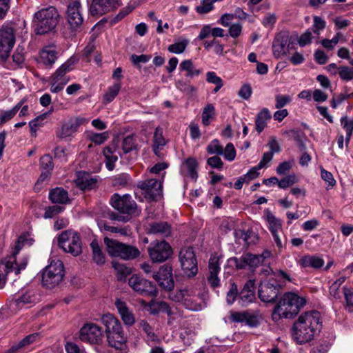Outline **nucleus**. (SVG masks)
Wrapping results in <instances>:
<instances>
[{
	"mask_svg": "<svg viewBox=\"0 0 353 353\" xmlns=\"http://www.w3.org/2000/svg\"><path fill=\"white\" fill-rule=\"evenodd\" d=\"M321 314L317 311L302 313L295 321L292 328L293 339L299 344L312 341L321 328Z\"/></svg>",
	"mask_w": 353,
	"mask_h": 353,
	"instance_id": "1",
	"label": "nucleus"
},
{
	"mask_svg": "<svg viewBox=\"0 0 353 353\" xmlns=\"http://www.w3.org/2000/svg\"><path fill=\"white\" fill-rule=\"evenodd\" d=\"M306 300L292 292L285 293L276 305L272 314V319L278 322L282 319H292L296 315Z\"/></svg>",
	"mask_w": 353,
	"mask_h": 353,
	"instance_id": "2",
	"label": "nucleus"
},
{
	"mask_svg": "<svg viewBox=\"0 0 353 353\" xmlns=\"http://www.w3.org/2000/svg\"><path fill=\"white\" fill-rule=\"evenodd\" d=\"M25 238L20 236L16 243L14 250L10 256L0 262V288H3L6 282L7 276L14 272L19 274L22 270H24L28 264V259L23 257L17 259V254L23 248Z\"/></svg>",
	"mask_w": 353,
	"mask_h": 353,
	"instance_id": "3",
	"label": "nucleus"
},
{
	"mask_svg": "<svg viewBox=\"0 0 353 353\" xmlns=\"http://www.w3.org/2000/svg\"><path fill=\"white\" fill-rule=\"evenodd\" d=\"M59 14L57 10L50 6L42 8L37 12L33 18V24L37 34H44L50 32L58 24Z\"/></svg>",
	"mask_w": 353,
	"mask_h": 353,
	"instance_id": "4",
	"label": "nucleus"
},
{
	"mask_svg": "<svg viewBox=\"0 0 353 353\" xmlns=\"http://www.w3.org/2000/svg\"><path fill=\"white\" fill-rule=\"evenodd\" d=\"M65 274L63 263L60 260H52L42 272V283L48 288H53L63 280Z\"/></svg>",
	"mask_w": 353,
	"mask_h": 353,
	"instance_id": "5",
	"label": "nucleus"
},
{
	"mask_svg": "<svg viewBox=\"0 0 353 353\" xmlns=\"http://www.w3.org/2000/svg\"><path fill=\"white\" fill-rule=\"evenodd\" d=\"M76 60L73 58L68 59L50 77V91L57 93L63 89L70 79L67 73L73 70Z\"/></svg>",
	"mask_w": 353,
	"mask_h": 353,
	"instance_id": "6",
	"label": "nucleus"
},
{
	"mask_svg": "<svg viewBox=\"0 0 353 353\" xmlns=\"http://www.w3.org/2000/svg\"><path fill=\"white\" fill-rule=\"evenodd\" d=\"M272 54L276 59H282L295 50L294 39L288 31H281L276 34L272 46Z\"/></svg>",
	"mask_w": 353,
	"mask_h": 353,
	"instance_id": "7",
	"label": "nucleus"
},
{
	"mask_svg": "<svg viewBox=\"0 0 353 353\" xmlns=\"http://www.w3.org/2000/svg\"><path fill=\"white\" fill-rule=\"evenodd\" d=\"M59 246L64 252L76 256L82 252V243L79 234L73 230H65L58 238Z\"/></svg>",
	"mask_w": 353,
	"mask_h": 353,
	"instance_id": "8",
	"label": "nucleus"
},
{
	"mask_svg": "<svg viewBox=\"0 0 353 353\" xmlns=\"http://www.w3.org/2000/svg\"><path fill=\"white\" fill-rule=\"evenodd\" d=\"M163 178V175L162 176ZM163 179H148L139 181L137 183V190L149 201H154L161 198L162 195Z\"/></svg>",
	"mask_w": 353,
	"mask_h": 353,
	"instance_id": "9",
	"label": "nucleus"
},
{
	"mask_svg": "<svg viewBox=\"0 0 353 353\" xmlns=\"http://www.w3.org/2000/svg\"><path fill=\"white\" fill-rule=\"evenodd\" d=\"M15 41L14 28L8 24L2 26L0 28V59L2 61H6L9 57Z\"/></svg>",
	"mask_w": 353,
	"mask_h": 353,
	"instance_id": "10",
	"label": "nucleus"
},
{
	"mask_svg": "<svg viewBox=\"0 0 353 353\" xmlns=\"http://www.w3.org/2000/svg\"><path fill=\"white\" fill-rule=\"evenodd\" d=\"M271 253L268 251L263 252L261 254H252L251 253L243 254L241 257H233L230 259L237 269H254L259 264H263L265 259L269 258Z\"/></svg>",
	"mask_w": 353,
	"mask_h": 353,
	"instance_id": "11",
	"label": "nucleus"
},
{
	"mask_svg": "<svg viewBox=\"0 0 353 353\" xmlns=\"http://www.w3.org/2000/svg\"><path fill=\"white\" fill-rule=\"evenodd\" d=\"M88 121L83 117H74L63 122L61 126L56 131V136L60 140H71L79 128Z\"/></svg>",
	"mask_w": 353,
	"mask_h": 353,
	"instance_id": "12",
	"label": "nucleus"
},
{
	"mask_svg": "<svg viewBox=\"0 0 353 353\" xmlns=\"http://www.w3.org/2000/svg\"><path fill=\"white\" fill-rule=\"evenodd\" d=\"M149 256L153 262L162 263L171 256L172 250L165 241H155L148 248Z\"/></svg>",
	"mask_w": 353,
	"mask_h": 353,
	"instance_id": "13",
	"label": "nucleus"
},
{
	"mask_svg": "<svg viewBox=\"0 0 353 353\" xmlns=\"http://www.w3.org/2000/svg\"><path fill=\"white\" fill-rule=\"evenodd\" d=\"M179 261L184 273L188 276H193L198 272L197 261L192 248H182L179 252Z\"/></svg>",
	"mask_w": 353,
	"mask_h": 353,
	"instance_id": "14",
	"label": "nucleus"
},
{
	"mask_svg": "<svg viewBox=\"0 0 353 353\" xmlns=\"http://www.w3.org/2000/svg\"><path fill=\"white\" fill-rule=\"evenodd\" d=\"M281 288V284L276 281L269 279L261 281L258 291L259 297L263 302H273L277 298Z\"/></svg>",
	"mask_w": 353,
	"mask_h": 353,
	"instance_id": "15",
	"label": "nucleus"
},
{
	"mask_svg": "<svg viewBox=\"0 0 353 353\" xmlns=\"http://www.w3.org/2000/svg\"><path fill=\"white\" fill-rule=\"evenodd\" d=\"M103 338L101 327L94 323H86L80 330L79 339L90 344H99Z\"/></svg>",
	"mask_w": 353,
	"mask_h": 353,
	"instance_id": "16",
	"label": "nucleus"
},
{
	"mask_svg": "<svg viewBox=\"0 0 353 353\" xmlns=\"http://www.w3.org/2000/svg\"><path fill=\"white\" fill-rule=\"evenodd\" d=\"M261 315L258 310L230 312V320L233 323H245L250 327H256L260 322Z\"/></svg>",
	"mask_w": 353,
	"mask_h": 353,
	"instance_id": "17",
	"label": "nucleus"
},
{
	"mask_svg": "<svg viewBox=\"0 0 353 353\" xmlns=\"http://www.w3.org/2000/svg\"><path fill=\"white\" fill-rule=\"evenodd\" d=\"M110 203L114 209L121 213L132 214L136 212L137 204L128 194L121 196L114 194L111 197Z\"/></svg>",
	"mask_w": 353,
	"mask_h": 353,
	"instance_id": "18",
	"label": "nucleus"
},
{
	"mask_svg": "<svg viewBox=\"0 0 353 353\" xmlns=\"http://www.w3.org/2000/svg\"><path fill=\"white\" fill-rule=\"evenodd\" d=\"M129 285L137 293L154 296L157 294L155 286L152 282L137 274L132 275L128 280Z\"/></svg>",
	"mask_w": 353,
	"mask_h": 353,
	"instance_id": "19",
	"label": "nucleus"
},
{
	"mask_svg": "<svg viewBox=\"0 0 353 353\" xmlns=\"http://www.w3.org/2000/svg\"><path fill=\"white\" fill-rule=\"evenodd\" d=\"M67 21L72 29L79 28L83 21L81 12V3L78 0H72L68 6Z\"/></svg>",
	"mask_w": 353,
	"mask_h": 353,
	"instance_id": "20",
	"label": "nucleus"
},
{
	"mask_svg": "<svg viewBox=\"0 0 353 353\" xmlns=\"http://www.w3.org/2000/svg\"><path fill=\"white\" fill-rule=\"evenodd\" d=\"M119 6L120 3L117 0H93L90 7V12L92 16L103 15Z\"/></svg>",
	"mask_w": 353,
	"mask_h": 353,
	"instance_id": "21",
	"label": "nucleus"
},
{
	"mask_svg": "<svg viewBox=\"0 0 353 353\" xmlns=\"http://www.w3.org/2000/svg\"><path fill=\"white\" fill-rule=\"evenodd\" d=\"M152 277L162 288L168 291L173 289L174 283L171 267L168 265L161 266L158 272L153 274Z\"/></svg>",
	"mask_w": 353,
	"mask_h": 353,
	"instance_id": "22",
	"label": "nucleus"
},
{
	"mask_svg": "<svg viewBox=\"0 0 353 353\" xmlns=\"http://www.w3.org/2000/svg\"><path fill=\"white\" fill-rule=\"evenodd\" d=\"M192 292H194V288H185L170 293L169 297L172 301L182 304L185 308H194L196 305L190 301Z\"/></svg>",
	"mask_w": 353,
	"mask_h": 353,
	"instance_id": "23",
	"label": "nucleus"
},
{
	"mask_svg": "<svg viewBox=\"0 0 353 353\" xmlns=\"http://www.w3.org/2000/svg\"><path fill=\"white\" fill-rule=\"evenodd\" d=\"M75 183L81 190L90 191L97 188L98 180L87 172H79Z\"/></svg>",
	"mask_w": 353,
	"mask_h": 353,
	"instance_id": "24",
	"label": "nucleus"
},
{
	"mask_svg": "<svg viewBox=\"0 0 353 353\" xmlns=\"http://www.w3.org/2000/svg\"><path fill=\"white\" fill-rule=\"evenodd\" d=\"M172 228L167 221H154L148 224V233L162 237H169L172 234Z\"/></svg>",
	"mask_w": 353,
	"mask_h": 353,
	"instance_id": "25",
	"label": "nucleus"
},
{
	"mask_svg": "<svg viewBox=\"0 0 353 353\" xmlns=\"http://www.w3.org/2000/svg\"><path fill=\"white\" fill-rule=\"evenodd\" d=\"M102 323L105 327L106 336L123 332L119 320L111 314H104L101 318Z\"/></svg>",
	"mask_w": 353,
	"mask_h": 353,
	"instance_id": "26",
	"label": "nucleus"
},
{
	"mask_svg": "<svg viewBox=\"0 0 353 353\" xmlns=\"http://www.w3.org/2000/svg\"><path fill=\"white\" fill-rule=\"evenodd\" d=\"M209 275L208 281L212 288H216L220 285V279L218 274L220 272L219 258L216 256H211L209 260Z\"/></svg>",
	"mask_w": 353,
	"mask_h": 353,
	"instance_id": "27",
	"label": "nucleus"
},
{
	"mask_svg": "<svg viewBox=\"0 0 353 353\" xmlns=\"http://www.w3.org/2000/svg\"><path fill=\"white\" fill-rule=\"evenodd\" d=\"M114 304L124 324L128 326L133 325L135 323V316L132 310L121 299H117Z\"/></svg>",
	"mask_w": 353,
	"mask_h": 353,
	"instance_id": "28",
	"label": "nucleus"
},
{
	"mask_svg": "<svg viewBox=\"0 0 353 353\" xmlns=\"http://www.w3.org/2000/svg\"><path fill=\"white\" fill-rule=\"evenodd\" d=\"M198 163L194 158L190 157L185 159L181 167V172L185 176L196 180L198 177L197 173Z\"/></svg>",
	"mask_w": 353,
	"mask_h": 353,
	"instance_id": "29",
	"label": "nucleus"
},
{
	"mask_svg": "<svg viewBox=\"0 0 353 353\" xmlns=\"http://www.w3.org/2000/svg\"><path fill=\"white\" fill-rule=\"evenodd\" d=\"M299 264L304 268H312L319 269L324 265V260L317 256L305 255L299 260Z\"/></svg>",
	"mask_w": 353,
	"mask_h": 353,
	"instance_id": "30",
	"label": "nucleus"
},
{
	"mask_svg": "<svg viewBox=\"0 0 353 353\" xmlns=\"http://www.w3.org/2000/svg\"><path fill=\"white\" fill-rule=\"evenodd\" d=\"M104 243L106 246V249L109 255L113 257L120 258L124 243H121L117 240L110 239L108 237L104 238Z\"/></svg>",
	"mask_w": 353,
	"mask_h": 353,
	"instance_id": "31",
	"label": "nucleus"
},
{
	"mask_svg": "<svg viewBox=\"0 0 353 353\" xmlns=\"http://www.w3.org/2000/svg\"><path fill=\"white\" fill-rule=\"evenodd\" d=\"M153 151L154 154L161 157V150L165 145L166 141L163 135V129L158 127L155 129L153 137Z\"/></svg>",
	"mask_w": 353,
	"mask_h": 353,
	"instance_id": "32",
	"label": "nucleus"
},
{
	"mask_svg": "<svg viewBox=\"0 0 353 353\" xmlns=\"http://www.w3.org/2000/svg\"><path fill=\"white\" fill-rule=\"evenodd\" d=\"M272 118L270 112L266 108H263L256 115L255 120L256 130L261 133L266 127L267 121Z\"/></svg>",
	"mask_w": 353,
	"mask_h": 353,
	"instance_id": "33",
	"label": "nucleus"
},
{
	"mask_svg": "<svg viewBox=\"0 0 353 353\" xmlns=\"http://www.w3.org/2000/svg\"><path fill=\"white\" fill-rule=\"evenodd\" d=\"M108 345L116 350H122L126 342L124 332L106 336Z\"/></svg>",
	"mask_w": 353,
	"mask_h": 353,
	"instance_id": "34",
	"label": "nucleus"
},
{
	"mask_svg": "<svg viewBox=\"0 0 353 353\" xmlns=\"http://www.w3.org/2000/svg\"><path fill=\"white\" fill-rule=\"evenodd\" d=\"M50 200L54 203H66L68 200L67 191L61 188H57L49 193Z\"/></svg>",
	"mask_w": 353,
	"mask_h": 353,
	"instance_id": "35",
	"label": "nucleus"
},
{
	"mask_svg": "<svg viewBox=\"0 0 353 353\" xmlns=\"http://www.w3.org/2000/svg\"><path fill=\"white\" fill-rule=\"evenodd\" d=\"M112 264L114 269L115 275L119 281H125L126 277L132 272L131 268L125 264L119 263L116 261H113Z\"/></svg>",
	"mask_w": 353,
	"mask_h": 353,
	"instance_id": "36",
	"label": "nucleus"
},
{
	"mask_svg": "<svg viewBox=\"0 0 353 353\" xmlns=\"http://www.w3.org/2000/svg\"><path fill=\"white\" fill-rule=\"evenodd\" d=\"M179 70L181 71L186 72L185 76L187 77L193 78L199 76L201 71L196 69L191 59H186L183 61L179 65Z\"/></svg>",
	"mask_w": 353,
	"mask_h": 353,
	"instance_id": "37",
	"label": "nucleus"
},
{
	"mask_svg": "<svg viewBox=\"0 0 353 353\" xmlns=\"http://www.w3.org/2000/svg\"><path fill=\"white\" fill-rule=\"evenodd\" d=\"M115 152L114 146H107L103 149V154L105 158L106 167L109 170L114 169V163L118 160V156L115 154Z\"/></svg>",
	"mask_w": 353,
	"mask_h": 353,
	"instance_id": "38",
	"label": "nucleus"
},
{
	"mask_svg": "<svg viewBox=\"0 0 353 353\" xmlns=\"http://www.w3.org/2000/svg\"><path fill=\"white\" fill-rule=\"evenodd\" d=\"M121 148L124 154L139 150V144L134 134H130L123 138Z\"/></svg>",
	"mask_w": 353,
	"mask_h": 353,
	"instance_id": "39",
	"label": "nucleus"
},
{
	"mask_svg": "<svg viewBox=\"0 0 353 353\" xmlns=\"http://www.w3.org/2000/svg\"><path fill=\"white\" fill-rule=\"evenodd\" d=\"M57 52L50 48L43 49L40 53L41 63L46 66H51L56 61Z\"/></svg>",
	"mask_w": 353,
	"mask_h": 353,
	"instance_id": "40",
	"label": "nucleus"
},
{
	"mask_svg": "<svg viewBox=\"0 0 353 353\" xmlns=\"http://www.w3.org/2000/svg\"><path fill=\"white\" fill-rule=\"evenodd\" d=\"M139 255L140 251L137 247L124 243L120 258L123 260H132L137 258Z\"/></svg>",
	"mask_w": 353,
	"mask_h": 353,
	"instance_id": "41",
	"label": "nucleus"
},
{
	"mask_svg": "<svg viewBox=\"0 0 353 353\" xmlns=\"http://www.w3.org/2000/svg\"><path fill=\"white\" fill-rule=\"evenodd\" d=\"M266 221L269 224V229L272 233L276 232H281V223L279 219H276L275 216L269 210L265 211Z\"/></svg>",
	"mask_w": 353,
	"mask_h": 353,
	"instance_id": "42",
	"label": "nucleus"
},
{
	"mask_svg": "<svg viewBox=\"0 0 353 353\" xmlns=\"http://www.w3.org/2000/svg\"><path fill=\"white\" fill-rule=\"evenodd\" d=\"M90 247L92 250L94 261L99 265L103 264L105 263V256L101 250L98 241L93 240L90 243Z\"/></svg>",
	"mask_w": 353,
	"mask_h": 353,
	"instance_id": "43",
	"label": "nucleus"
},
{
	"mask_svg": "<svg viewBox=\"0 0 353 353\" xmlns=\"http://www.w3.org/2000/svg\"><path fill=\"white\" fill-rule=\"evenodd\" d=\"M139 328L146 334L148 341H152L154 343L159 341L158 336L154 332L152 327L147 321L141 320L139 322Z\"/></svg>",
	"mask_w": 353,
	"mask_h": 353,
	"instance_id": "44",
	"label": "nucleus"
},
{
	"mask_svg": "<svg viewBox=\"0 0 353 353\" xmlns=\"http://www.w3.org/2000/svg\"><path fill=\"white\" fill-rule=\"evenodd\" d=\"M346 280V277L345 276H341L338 279H336L335 281H334L331 285L330 286L329 292L330 296L334 297L336 299H340L341 296V292H340V288L341 285L345 282Z\"/></svg>",
	"mask_w": 353,
	"mask_h": 353,
	"instance_id": "45",
	"label": "nucleus"
},
{
	"mask_svg": "<svg viewBox=\"0 0 353 353\" xmlns=\"http://www.w3.org/2000/svg\"><path fill=\"white\" fill-rule=\"evenodd\" d=\"M121 87L120 83H115L110 86L103 96V102L105 103L112 102L119 94Z\"/></svg>",
	"mask_w": 353,
	"mask_h": 353,
	"instance_id": "46",
	"label": "nucleus"
},
{
	"mask_svg": "<svg viewBox=\"0 0 353 353\" xmlns=\"http://www.w3.org/2000/svg\"><path fill=\"white\" fill-rule=\"evenodd\" d=\"M22 103H17L12 109L8 111H3L0 113V125H3L10 121L17 113L21 108Z\"/></svg>",
	"mask_w": 353,
	"mask_h": 353,
	"instance_id": "47",
	"label": "nucleus"
},
{
	"mask_svg": "<svg viewBox=\"0 0 353 353\" xmlns=\"http://www.w3.org/2000/svg\"><path fill=\"white\" fill-rule=\"evenodd\" d=\"M215 114V109L212 104H208L203 110L202 123L208 126L210 123V119H213Z\"/></svg>",
	"mask_w": 353,
	"mask_h": 353,
	"instance_id": "48",
	"label": "nucleus"
},
{
	"mask_svg": "<svg viewBox=\"0 0 353 353\" xmlns=\"http://www.w3.org/2000/svg\"><path fill=\"white\" fill-rule=\"evenodd\" d=\"M290 136L296 141L298 148L301 152L306 150V145L305 140L306 139L305 135L299 131L292 130L289 132Z\"/></svg>",
	"mask_w": 353,
	"mask_h": 353,
	"instance_id": "49",
	"label": "nucleus"
},
{
	"mask_svg": "<svg viewBox=\"0 0 353 353\" xmlns=\"http://www.w3.org/2000/svg\"><path fill=\"white\" fill-rule=\"evenodd\" d=\"M254 299L252 290L243 288L239 294V302L241 305H247Z\"/></svg>",
	"mask_w": 353,
	"mask_h": 353,
	"instance_id": "50",
	"label": "nucleus"
},
{
	"mask_svg": "<svg viewBox=\"0 0 353 353\" xmlns=\"http://www.w3.org/2000/svg\"><path fill=\"white\" fill-rule=\"evenodd\" d=\"M341 123L343 128L346 132V142L347 143L352 136L353 132V121L349 119L347 116L343 117L341 119Z\"/></svg>",
	"mask_w": 353,
	"mask_h": 353,
	"instance_id": "51",
	"label": "nucleus"
},
{
	"mask_svg": "<svg viewBox=\"0 0 353 353\" xmlns=\"http://www.w3.org/2000/svg\"><path fill=\"white\" fill-rule=\"evenodd\" d=\"M297 182L298 179L296 174H291L279 180L278 186L281 189H286Z\"/></svg>",
	"mask_w": 353,
	"mask_h": 353,
	"instance_id": "52",
	"label": "nucleus"
},
{
	"mask_svg": "<svg viewBox=\"0 0 353 353\" xmlns=\"http://www.w3.org/2000/svg\"><path fill=\"white\" fill-rule=\"evenodd\" d=\"M189 43L188 39H182L181 41L174 43L168 46V50L172 53L180 54L184 52L187 46Z\"/></svg>",
	"mask_w": 353,
	"mask_h": 353,
	"instance_id": "53",
	"label": "nucleus"
},
{
	"mask_svg": "<svg viewBox=\"0 0 353 353\" xmlns=\"http://www.w3.org/2000/svg\"><path fill=\"white\" fill-rule=\"evenodd\" d=\"M190 301L192 302V304L196 305L194 308H188L190 310L199 311L201 310L205 305V303L202 297L199 294H196L195 290L194 292H192V295L190 296Z\"/></svg>",
	"mask_w": 353,
	"mask_h": 353,
	"instance_id": "54",
	"label": "nucleus"
},
{
	"mask_svg": "<svg viewBox=\"0 0 353 353\" xmlns=\"http://www.w3.org/2000/svg\"><path fill=\"white\" fill-rule=\"evenodd\" d=\"M343 292L345 299V308L350 312H353V290L344 286Z\"/></svg>",
	"mask_w": 353,
	"mask_h": 353,
	"instance_id": "55",
	"label": "nucleus"
},
{
	"mask_svg": "<svg viewBox=\"0 0 353 353\" xmlns=\"http://www.w3.org/2000/svg\"><path fill=\"white\" fill-rule=\"evenodd\" d=\"M176 87L181 91L187 94H192L196 91V88L184 80H178L176 81Z\"/></svg>",
	"mask_w": 353,
	"mask_h": 353,
	"instance_id": "56",
	"label": "nucleus"
},
{
	"mask_svg": "<svg viewBox=\"0 0 353 353\" xmlns=\"http://www.w3.org/2000/svg\"><path fill=\"white\" fill-rule=\"evenodd\" d=\"M213 3L212 0H201V5L196 8V10L201 14L208 13L214 8Z\"/></svg>",
	"mask_w": 353,
	"mask_h": 353,
	"instance_id": "57",
	"label": "nucleus"
},
{
	"mask_svg": "<svg viewBox=\"0 0 353 353\" xmlns=\"http://www.w3.org/2000/svg\"><path fill=\"white\" fill-rule=\"evenodd\" d=\"M207 151L210 154H216L218 155H222L223 154V148L220 145L219 141L217 139H214L210 142L207 147Z\"/></svg>",
	"mask_w": 353,
	"mask_h": 353,
	"instance_id": "58",
	"label": "nucleus"
},
{
	"mask_svg": "<svg viewBox=\"0 0 353 353\" xmlns=\"http://www.w3.org/2000/svg\"><path fill=\"white\" fill-rule=\"evenodd\" d=\"M109 134L108 132H103L101 133L92 132L89 135V139L96 144H102L108 138Z\"/></svg>",
	"mask_w": 353,
	"mask_h": 353,
	"instance_id": "59",
	"label": "nucleus"
},
{
	"mask_svg": "<svg viewBox=\"0 0 353 353\" xmlns=\"http://www.w3.org/2000/svg\"><path fill=\"white\" fill-rule=\"evenodd\" d=\"M151 58H152L151 55H149V54H141V55L132 54L130 57V60L135 67L140 68L141 63H147L151 59Z\"/></svg>",
	"mask_w": 353,
	"mask_h": 353,
	"instance_id": "60",
	"label": "nucleus"
},
{
	"mask_svg": "<svg viewBox=\"0 0 353 353\" xmlns=\"http://www.w3.org/2000/svg\"><path fill=\"white\" fill-rule=\"evenodd\" d=\"M41 169L42 171H51L53 169L52 159L50 155H44L40 159Z\"/></svg>",
	"mask_w": 353,
	"mask_h": 353,
	"instance_id": "61",
	"label": "nucleus"
},
{
	"mask_svg": "<svg viewBox=\"0 0 353 353\" xmlns=\"http://www.w3.org/2000/svg\"><path fill=\"white\" fill-rule=\"evenodd\" d=\"M312 30L311 29H308L300 36L297 41L298 44L301 47H305L312 43Z\"/></svg>",
	"mask_w": 353,
	"mask_h": 353,
	"instance_id": "62",
	"label": "nucleus"
},
{
	"mask_svg": "<svg viewBox=\"0 0 353 353\" xmlns=\"http://www.w3.org/2000/svg\"><path fill=\"white\" fill-rule=\"evenodd\" d=\"M338 73L341 79L350 81L353 79V70L347 66H341L338 68Z\"/></svg>",
	"mask_w": 353,
	"mask_h": 353,
	"instance_id": "63",
	"label": "nucleus"
},
{
	"mask_svg": "<svg viewBox=\"0 0 353 353\" xmlns=\"http://www.w3.org/2000/svg\"><path fill=\"white\" fill-rule=\"evenodd\" d=\"M330 349V343L326 341L319 342L311 350V353H327Z\"/></svg>",
	"mask_w": 353,
	"mask_h": 353,
	"instance_id": "64",
	"label": "nucleus"
}]
</instances>
